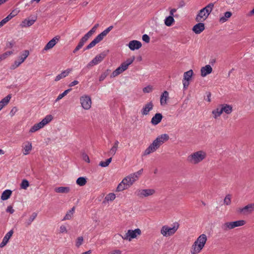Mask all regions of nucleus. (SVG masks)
I'll return each instance as SVG.
<instances>
[{
    "mask_svg": "<svg viewBox=\"0 0 254 254\" xmlns=\"http://www.w3.org/2000/svg\"><path fill=\"white\" fill-rule=\"evenodd\" d=\"M142 172L143 169H141L139 171L131 173L124 178L118 185L116 190L117 191H121L128 189L139 179Z\"/></svg>",
    "mask_w": 254,
    "mask_h": 254,
    "instance_id": "obj_1",
    "label": "nucleus"
},
{
    "mask_svg": "<svg viewBox=\"0 0 254 254\" xmlns=\"http://www.w3.org/2000/svg\"><path fill=\"white\" fill-rule=\"evenodd\" d=\"M169 139V136L167 134L165 133L159 135L144 150L143 155L147 156L151 153L154 152L165 142L168 141Z\"/></svg>",
    "mask_w": 254,
    "mask_h": 254,
    "instance_id": "obj_2",
    "label": "nucleus"
},
{
    "mask_svg": "<svg viewBox=\"0 0 254 254\" xmlns=\"http://www.w3.org/2000/svg\"><path fill=\"white\" fill-rule=\"evenodd\" d=\"M207 237L204 234H201L198 237L192 245L190 253L191 254H199L206 243Z\"/></svg>",
    "mask_w": 254,
    "mask_h": 254,
    "instance_id": "obj_3",
    "label": "nucleus"
},
{
    "mask_svg": "<svg viewBox=\"0 0 254 254\" xmlns=\"http://www.w3.org/2000/svg\"><path fill=\"white\" fill-rule=\"evenodd\" d=\"M206 157V153L203 150H199L190 154L188 161L191 164L196 165L202 162Z\"/></svg>",
    "mask_w": 254,
    "mask_h": 254,
    "instance_id": "obj_4",
    "label": "nucleus"
},
{
    "mask_svg": "<svg viewBox=\"0 0 254 254\" xmlns=\"http://www.w3.org/2000/svg\"><path fill=\"white\" fill-rule=\"evenodd\" d=\"M214 7L213 3H209L205 7L199 10L195 20L197 22H203L207 19Z\"/></svg>",
    "mask_w": 254,
    "mask_h": 254,
    "instance_id": "obj_5",
    "label": "nucleus"
},
{
    "mask_svg": "<svg viewBox=\"0 0 254 254\" xmlns=\"http://www.w3.org/2000/svg\"><path fill=\"white\" fill-rule=\"evenodd\" d=\"M179 227V224L177 222L173 223L171 226L165 225L160 229L161 234L165 237L173 236L177 232Z\"/></svg>",
    "mask_w": 254,
    "mask_h": 254,
    "instance_id": "obj_6",
    "label": "nucleus"
},
{
    "mask_svg": "<svg viewBox=\"0 0 254 254\" xmlns=\"http://www.w3.org/2000/svg\"><path fill=\"white\" fill-rule=\"evenodd\" d=\"M113 28V26H110L105 30L98 35L94 40L88 44L84 50H89L94 47L97 44L101 42L104 38L109 33V32Z\"/></svg>",
    "mask_w": 254,
    "mask_h": 254,
    "instance_id": "obj_7",
    "label": "nucleus"
},
{
    "mask_svg": "<svg viewBox=\"0 0 254 254\" xmlns=\"http://www.w3.org/2000/svg\"><path fill=\"white\" fill-rule=\"evenodd\" d=\"M53 119V117L51 115H47L40 122L32 126L29 130V132L33 133L36 132L44 127L50 123Z\"/></svg>",
    "mask_w": 254,
    "mask_h": 254,
    "instance_id": "obj_8",
    "label": "nucleus"
},
{
    "mask_svg": "<svg viewBox=\"0 0 254 254\" xmlns=\"http://www.w3.org/2000/svg\"><path fill=\"white\" fill-rule=\"evenodd\" d=\"M29 55V52L28 50L23 51L18 56L17 59L10 65V68L13 70L19 67L25 61Z\"/></svg>",
    "mask_w": 254,
    "mask_h": 254,
    "instance_id": "obj_9",
    "label": "nucleus"
},
{
    "mask_svg": "<svg viewBox=\"0 0 254 254\" xmlns=\"http://www.w3.org/2000/svg\"><path fill=\"white\" fill-rule=\"evenodd\" d=\"M141 234L140 229L137 228L134 230H128L124 236L119 235L118 236L121 237L123 240L131 241L133 239H135L138 236L140 235Z\"/></svg>",
    "mask_w": 254,
    "mask_h": 254,
    "instance_id": "obj_10",
    "label": "nucleus"
},
{
    "mask_svg": "<svg viewBox=\"0 0 254 254\" xmlns=\"http://www.w3.org/2000/svg\"><path fill=\"white\" fill-rule=\"evenodd\" d=\"M79 100L83 109L85 110H88L91 108L92 101L89 96L87 95H82L80 97Z\"/></svg>",
    "mask_w": 254,
    "mask_h": 254,
    "instance_id": "obj_11",
    "label": "nucleus"
},
{
    "mask_svg": "<svg viewBox=\"0 0 254 254\" xmlns=\"http://www.w3.org/2000/svg\"><path fill=\"white\" fill-rule=\"evenodd\" d=\"M156 191L153 189H138L135 193L139 197H146L154 195Z\"/></svg>",
    "mask_w": 254,
    "mask_h": 254,
    "instance_id": "obj_12",
    "label": "nucleus"
},
{
    "mask_svg": "<svg viewBox=\"0 0 254 254\" xmlns=\"http://www.w3.org/2000/svg\"><path fill=\"white\" fill-rule=\"evenodd\" d=\"M254 211V203H251L243 207L239 208L238 212L240 213L246 215L251 214Z\"/></svg>",
    "mask_w": 254,
    "mask_h": 254,
    "instance_id": "obj_13",
    "label": "nucleus"
},
{
    "mask_svg": "<svg viewBox=\"0 0 254 254\" xmlns=\"http://www.w3.org/2000/svg\"><path fill=\"white\" fill-rule=\"evenodd\" d=\"M106 54L104 53H102L96 56L90 61L87 64L88 66H92L97 65L101 63L105 58Z\"/></svg>",
    "mask_w": 254,
    "mask_h": 254,
    "instance_id": "obj_14",
    "label": "nucleus"
},
{
    "mask_svg": "<svg viewBox=\"0 0 254 254\" xmlns=\"http://www.w3.org/2000/svg\"><path fill=\"white\" fill-rule=\"evenodd\" d=\"M154 107V104L152 101H150L146 103L143 105L141 110V113L142 116H146L149 114V112L152 111Z\"/></svg>",
    "mask_w": 254,
    "mask_h": 254,
    "instance_id": "obj_15",
    "label": "nucleus"
},
{
    "mask_svg": "<svg viewBox=\"0 0 254 254\" xmlns=\"http://www.w3.org/2000/svg\"><path fill=\"white\" fill-rule=\"evenodd\" d=\"M22 152L23 155L29 154L32 149V143L29 141H26L22 143Z\"/></svg>",
    "mask_w": 254,
    "mask_h": 254,
    "instance_id": "obj_16",
    "label": "nucleus"
},
{
    "mask_svg": "<svg viewBox=\"0 0 254 254\" xmlns=\"http://www.w3.org/2000/svg\"><path fill=\"white\" fill-rule=\"evenodd\" d=\"M60 37L56 36L54 37L52 40H51L44 47L43 51H47L52 49L59 42Z\"/></svg>",
    "mask_w": 254,
    "mask_h": 254,
    "instance_id": "obj_17",
    "label": "nucleus"
},
{
    "mask_svg": "<svg viewBox=\"0 0 254 254\" xmlns=\"http://www.w3.org/2000/svg\"><path fill=\"white\" fill-rule=\"evenodd\" d=\"M99 24H96L91 30H90L81 39V40L84 42H86L88 39L96 32Z\"/></svg>",
    "mask_w": 254,
    "mask_h": 254,
    "instance_id": "obj_18",
    "label": "nucleus"
},
{
    "mask_svg": "<svg viewBox=\"0 0 254 254\" xmlns=\"http://www.w3.org/2000/svg\"><path fill=\"white\" fill-rule=\"evenodd\" d=\"M99 24H96L91 30H90L81 39V40L84 42H86L88 39L96 32Z\"/></svg>",
    "mask_w": 254,
    "mask_h": 254,
    "instance_id": "obj_19",
    "label": "nucleus"
},
{
    "mask_svg": "<svg viewBox=\"0 0 254 254\" xmlns=\"http://www.w3.org/2000/svg\"><path fill=\"white\" fill-rule=\"evenodd\" d=\"M99 24H96L91 30H90L81 39V40L84 42H86L88 39L96 32Z\"/></svg>",
    "mask_w": 254,
    "mask_h": 254,
    "instance_id": "obj_20",
    "label": "nucleus"
},
{
    "mask_svg": "<svg viewBox=\"0 0 254 254\" xmlns=\"http://www.w3.org/2000/svg\"><path fill=\"white\" fill-rule=\"evenodd\" d=\"M142 46L141 43L137 40H132L128 44V47L131 51H134L140 49Z\"/></svg>",
    "mask_w": 254,
    "mask_h": 254,
    "instance_id": "obj_21",
    "label": "nucleus"
},
{
    "mask_svg": "<svg viewBox=\"0 0 254 254\" xmlns=\"http://www.w3.org/2000/svg\"><path fill=\"white\" fill-rule=\"evenodd\" d=\"M169 98V92L167 91H164L160 96V102L161 106H166L167 104V101Z\"/></svg>",
    "mask_w": 254,
    "mask_h": 254,
    "instance_id": "obj_22",
    "label": "nucleus"
},
{
    "mask_svg": "<svg viewBox=\"0 0 254 254\" xmlns=\"http://www.w3.org/2000/svg\"><path fill=\"white\" fill-rule=\"evenodd\" d=\"M13 233V230H11L5 234L2 242L0 244V248L4 247L7 244Z\"/></svg>",
    "mask_w": 254,
    "mask_h": 254,
    "instance_id": "obj_23",
    "label": "nucleus"
},
{
    "mask_svg": "<svg viewBox=\"0 0 254 254\" xmlns=\"http://www.w3.org/2000/svg\"><path fill=\"white\" fill-rule=\"evenodd\" d=\"M71 71L72 69L71 68H67L64 70L62 71L61 73L59 74L56 76L55 81H58L61 79L67 76Z\"/></svg>",
    "mask_w": 254,
    "mask_h": 254,
    "instance_id": "obj_24",
    "label": "nucleus"
},
{
    "mask_svg": "<svg viewBox=\"0 0 254 254\" xmlns=\"http://www.w3.org/2000/svg\"><path fill=\"white\" fill-rule=\"evenodd\" d=\"M163 119V116L161 113H156L152 118L151 123L154 126H156L159 124Z\"/></svg>",
    "mask_w": 254,
    "mask_h": 254,
    "instance_id": "obj_25",
    "label": "nucleus"
},
{
    "mask_svg": "<svg viewBox=\"0 0 254 254\" xmlns=\"http://www.w3.org/2000/svg\"><path fill=\"white\" fill-rule=\"evenodd\" d=\"M200 71H201V76L202 77H205L207 75H208L212 72V68L210 65L207 64L204 66L202 67L201 68Z\"/></svg>",
    "mask_w": 254,
    "mask_h": 254,
    "instance_id": "obj_26",
    "label": "nucleus"
},
{
    "mask_svg": "<svg viewBox=\"0 0 254 254\" xmlns=\"http://www.w3.org/2000/svg\"><path fill=\"white\" fill-rule=\"evenodd\" d=\"M205 29L204 23L199 22L195 24L192 28L193 31L196 34H199Z\"/></svg>",
    "mask_w": 254,
    "mask_h": 254,
    "instance_id": "obj_27",
    "label": "nucleus"
},
{
    "mask_svg": "<svg viewBox=\"0 0 254 254\" xmlns=\"http://www.w3.org/2000/svg\"><path fill=\"white\" fill-rule=\"evenodd\" d=\"M134 60V57L127 59L125 62L123 63L120 66V68L125 71L126 70L128 66L131 64Z\"/></svg>",
    "mask_w": 254,
    "mask_h": 254,
    "instance_id": "obj_28",
    "label": "nucleus"
},
{
    "mask_svg": "<svg viewBox=\"0 0 254 254\" xmlns=\"http://www.w3.org/2000/svg\"><path fill=\"white\" fill-rule=\"evenodd\" d=\"M11 98V95L9 94L0 101V111L8 104Z\"/></svg>",
    "mask_w": 254,
    "mask_h": 254,
    "instance_id": "obj_29",
    "label": "nucleus"
},
{
    "mask_svg": "<svg viewBox=\"0 0 254 254\" xmlns=\"http://www.w3.org/2000/svg\"><path fill=\"white\" fill-rule=\"evenodd\" d=\"M36 21V19H29L26 18L24 19L20 24L21 27H27L32 26Z\"/></svg>",
    "mask_w": 254,
    "mask_h": 254,
    "instance_id": "obj_30",
    "label": "nucleus"
},
{
    "mask_svg": "<svg viewBox=\"0 0 254 254\" xmlns=\"http://www.w3.org/2000/svg\"><path fill=\"white\" fill-rule=\"evenodd\" d=\"M232 15V13L230 11H226L224 13V15L220 16L219 18V22L221 23H223L230 18Z\"/></svg>",
    "mask_w": 254,
    "mask_h": 254,
    "instance_id": "obj_31",
    "label": "nucleus"
},
{
    "mask_svg": "<svg viewBox=\"0 0 254 254\" xmlns=\"http://www.w3.org/2000/svg\"><path fill=\"white\" fill-rule=\"evenodd\" d=\"M37 216V213L36 212H33L30 217L25 221V226L26 227L29 226L32 223V222L36 219Z\"/></svg>",
    "mask_w": 254,
    "mask_h": 254,
    "instance_id": "obj_32",
    "label": "nucleus"
},
{
    "mask_svg": "<svg viewBox=\"0 0 254 254\" xmlns=\"http://www.w3.org/2000/svg\"><path fill=\"white\" fill-rule=\"evenodd\" d=\"M221 228L223 232H227L228 230L233 229V228L232 221L226 222L223 223L221 225Z\"/></svg>",
    "mask_w": 254,
    "mask_h": 254,
    "instance_id": "obj_33",
    "label": "nucleus"
},
{
    "mask_svg": "<svg viewBox=\"0 0 254 254\" xmlns=\"http://www.w3.org/2000/svg\"><path fill=\"white\" fill-rule=\"evenodd\" d=\"M222 113H225L226 114H230L232 112V107L231 106L227 104L220 105Z\"/></svg>",
    "mask_w": 254,
    "mask_h": 254,
    "instance_id": "obj_34",
    "label": "nucleus"
},
{
    "mask_svg": "<svg viewBox=\"0 0 254 254\" xmlns=\"http://www.w3.org/2000/svg\"><path fill=\"white\" fill-rule=\"evenodd\" d=\"M222 113H223L220 105H219L215 109L212 111L213 117L215 119L219 117Z\"/></svg>",
    "mask_w": 254,
    "mask_h": 254,
    "instance_id": "obj_35",
    "label": "nucleus"
},
{
    "mask_svg": "<svg viewBox=\"0 0 254 254\" xmlns=\"http://www.w3.org/2000/svg\"><path fill=\"white\" fill-rule=\"evenodd\" d=\"M119 142L118 140L115 141L113 146L110 149L109 151V154L111 156H114L115 155L118 148Z\"/></svg>",
    "mask_w": 254,
    "mask_h": 254,
    "instance_id": "obj_36",
    "label": "nucleus"
},
{
    "mask_svg": "<svg viewBox=\"0 0 254 254\" xmlns=\"http://www.w3.org/2000/svg\"><path fill=\"white\" fill-rule=\"evenodd\" d=\"M75 212V207H73L71 209L68 211L64 217L62 219V221H65L66 220H70L72 218L73 215Z\"/></svg>",
    "mask_w": 254,
    "mask_h": 254,
    "instance_id": "obj_37",
    "label": "nucleus"
},
{
    "mask_svg": "<svg viewBox=\"0 0 254 254\" xmlns=\"http://www.w3.org/2000/svg\"><path fill=\"white\" fill-rule=\"evenodd\" d=\"M12 194V191L10 190H6L3 191L1 195V199L5 200L8 199Z\"/></svg>",
    "mask_w": 254,
    "mask_h": 254,
    "instance_id": "obj_38",
    "label": "nucleus"
},
{
    "mask_svg": "<svg viewBox=\"0 0 254 254\" xmlns=\"http://www.w3.org/2000/svg\"><path fill=\"white\" fill-rule=\"evenodd\" d=\"M233 229L236 227H242L246 225V221L244 220H239L232 221Z\"/></svg>",
    "mask_w": 254,
    "mask_h": 254,
    "instance_id": "obj_39",
    "label": "nucleus"
},
{
    "mask_svg": "<svg viewBox=\"0 0 254 254\" xmlns=\"http://www.w3.org/2000/svg\"><path fill=\"white\" fill-rule=\"evenodd\" d=\"M55 190L56 192L58 193H68L70 191V188L69 187H61L56 188L55 189Z\"/></svg>",
    "mask_w": 254,
    "mask_h": 254,
    "instance_id": "obj_40",
    "label": "nucleus"
},
{
    "mask_svg": "<svg viewBox=\"0 0 254 254\" xmlns=\"http://www.w3.org/2000/svg\"><path fill=\"white\" fill-rule=\"evenodd\" d=\"M193 71L192 69H190L184 73V77L183 79L186 80L190 81L192 75H193Z\"/></svg>",
    "mask_w": 254,
    "mask_h": 254,
    "instance_id": "obj_41",
    "label": "nucleus"
},
{
    "mask_svg": "<svg viewBox=\"0 0 254 254\" xmlns=\"http://www.w3.org/2000/svg\"><path fill=\"white\" fill-rule=\"evenodd\" d=\"M175 22V20L172 16H169L164 19V23L167 26H171Z\"/></svg>",
    "mask_w": 254,
    "mask_h": 254,
    "instance_id": "obj_42",
    "label": "nucleus"
},
{
    "mask_svg": "<svg viewBox=\"0 0 254 254\" xmlns=\"http://www.w3.org/2000/svg\"><path fill=\"white\" fill-rule=\"evenodd\" d=\"M76 183L79 186H83L87 183L86 179L83 177H79L76 180Z\"/></svg>",
    "mask_w": 254,
    "mask_h": 254,
    "instance_id": "obj_43",
    "label": "nucleus"
},
{
    "mask_svg": "<svg viewBox=\"0 0 254 254\" xmlns=\"http://www.w3.org/2000/svg\"><path fill=\"white\" fill-rule=\"evenodd\" d=\"M123 72V70L119 66L112 72L110 76L111 78L115 77Z\"/></svg>",
    "mask_w": 254,
    "mask_h": 254,
    "instance_id": "obj_44",
    "label": "nucleus"
},
{
    "mask_svg": "<svg viewBox=\"0 0 254 254\" xmlns=\"http://www.w3.org/2000/svg\"><path fill=\"white\" fill-rule=\"evenodd\" d=\"M71 90V89H68L67 90H65L64 92L59 95L58 97L55 100V102H58L61 99H62L64 97L65 95L67 94V93Z\"/></svg>",
    "mask_w": 254,
    "mask_h": 254,
    "instance_id": "obj_45",
    "label": "nucleus"
},
{
    "mask_svg": "<svg viewBox=\"0 0 254 254\" xmlns=\"http://www.w3.org/2000/svg\"><path fill=\"white\" fill-rule=\"evenodd\" d=\"M29 186V182L25 179H24L22 181L20 184V188L23 190H26L27 188Z\"/></svg>",
    "mask_w": 254,
    "mask_h": 254,
    "instance_id": "obj_46",
    "label": "nucleus"
},
{
    "mask_svg": "<svg viewBox=\"0 0 254 254\" xmlns=\"http://www.w3.org/2000/svg\"><path fill=\"white\" fill-rule=\"evenodd\" d=\"M110 71V70L109 69H107L106 71H105L103 73H102V74H101V75L100 76L99 78V81H103L107 77V76L109 75V73Z\"/></svg>",
    "mask_w": 254,
    "mask_h": 254,
    "instance_id": "obj_47",
    "label": "nucleus"
},
{
    "mask_svg": "<svg viewBox=\"0 0 254 254\" xmlns=\"http://www.w3.org/2000/svg\"><path fill=\"white\" fill-rule=\"evenodd\" d=\"M112 161V158L107 159L105 161H101L99 163V166L102 167H107Z\"/></svg>",
    "mask_w": 254,
    "mask_h": 254,
    "instance_id": "obj_48",
    "label": "nucleus"
},
{
    "mask_svg": "<svg viewBox=\"0 0 254 254\" xmlns=\"http://www.w3.org/2000/svg\"><path fill=\"white\" fill-rule=\"evenodd\" d=\"M85 43V42H84L83 41H82L80 39L77 46L76 47V48L73 51V53H76L79 50H80L83 47V46L84 45V44Z\"/></svg>",
    "mask_w": 254,
    "mask_h": 254,
    "instance_id": "obj_49",
    "label": "nucleus"
},
{
    "mask_svg": "<svg viewBox=\"0 0 254 254\" xmlns=\"http://www.w3.org/2000/svg\"><path fill=\"white\" fill-rule=\"evenodd\" d=\"M116 198V194L114 193H110L108 194L107 195V196L105 197V199L107 201H113Z\"/></svg>",
    "mask_w": 254,
    "mask_h": 254,
    "instance_id": "obj_50",
    "label": "nucleus"
},
{
    "mask_svg": "<svg viewBox=\"0 0 254 254\" xmlns=\"http://www.w3.org/2000/svg\"><path fill=\"white\" fill-rule=\"evenodd\" d=\"M83 238L82 237H78L75 241V246L77 248H79L83 243Z\"/></svg>",
    "mask_w": 254,
    "mask_h": 254,
    "instance_id": "obj_51",
    "label": "nucleus"
},
{
    "mask_svg": "<svg viewBox=\"0 0 254 254\" xmlns=\"http://www.w3.org/2000/svg\"><path fill=\"white\" fill-rule=\"evenodd\" d=\"M231 202V196L230 194H227L224 199V204L227 205H229Z\"/></svg>",
    "mask_w": 254,
    "mask_h": 254,
    "instance_id": "obj_52",
    "label": "nucleus"
},
{
    "mask_svg": "<svg viewBox=\"0 0 254 254\" xmlns=\"http://www.w3.org/2000/svg\"><path fill=\"white\" fill-rule=\"evenodd\" d=\"M153 90L152 86L149 85L143 88L142 91L144 93H150Z\"/></svg>",
    "mask_w": 254,
    "mask_h": 254,
    "instance_id": "obj_53",
    "label": "nucleus"
},
{
    "mask_svg": "<svg viewBox=\"0 0 254 254\" xmlns=\"http://www.w3.org/2000/svg\"><path fill=\"white\" fill-rule=\"evenodd\" d=\"M67 232L66 227L64 225H62L60 227V233H66Z\"/></svg>",
    "mask_w": 254,
    "mask_h": 254,
    "instance_id": "obj_54",
    "label": "nucleus"
},
{
    "mask_svg": "<svg viewBox=\"0 0 254 254\" xmlns=\"http://www.w3.org/2000/svg\"><path fill=\"white\" fill-rule=\"evenodd\" d=\"M18 111V109L16 107H13L10 113H9V115L11 117H13L15 115V114H16V113Z\"/></svg>",
    "mask_w": 254,
    "mask_h": 254,
    "instance_id": "obj_55",
    "label": "nucleus"
},
{
    "mask_svg": "<svg viewBox=\"0 0 254 254\" xmlns=\"http://www.w3.org/2000/svg\"><path fill=\"white\" fill-rule=\"evenodd\" d=\"M6 212L9 213L10 214H12L14 212V210L13 209V207L11 205H9L7 207L6 209Z\"/></svg>",
    "mask_w": 254,
    "mask_h": 254,
    "instance_id": "obj_56",
    "label": "nucleus"
},
{
    "mask_svg": "<svg viewBox=\"0 0 254 254\" xmlns=\"http://www.w3.org/2000/svg\"><path fill=\"white\" fill-rule=\"evenodd\" d=\"M82 157L83 160H84L85 162H86L87 163H89L90 162L89 158L88 156L86 154L82 153Z\"/></svg>",
    "mask_w": 254,
    "mask_h": 254,
    "instance_id": "obj_57",
    "label": "nucleus"
},
{
    "mask_svg": "<svg viewBox=\"0 0 254 254\" xmlns=\"http://www.w3.org/2000/svg\"><path fill=\"white\" fill-rule=\"evenodd\" d=\"M142 40L146 43H149L150 41V38L147 34H144L142 36Z\"/></svg>",
    "mask_w": 254,
    "mask_h": 254,
    "instance_id": "obj_58",
    "label": "nucleus"
},
{
    "mask_svg": "<svg viewBox=\"0 0 254 254\" xmlns=\"http://www.w3.org/2000/svg\"><path fill=\"white\" fill-rule=\"evenodd\" d=\"M189 81L188 80H183V87L184 89H187L189 85Z\"/></svg>",
    "mask_w": 254,
    "mask_h": 254,
    "instance_id": "obj_59",
    "label": "nucleus"
},
{
    "mask_svg": "<svg viewBox=\"0 0 254 254\" xmlns=\"http://www.w3.org/2000/svg\"><path fill=\"white\" fill-rule=\"evenodd\" d=\"M8 21V19L6 18V17L3 19L0 22V28L2 27L4 24H5L6 23H7Z\"/></svg>",
    "mask_w": 254,
    "mask_h": 254,
    "instance_id": "obj_60",
    "label": "nucleus"
},
{
    "mask_svg": "<svg viewBox=\"0 0 254 254\" xmlns=\"http://www.w3.org/2000/svg\"><path fill=\"white\" fill-rule=\"evenodd\" d=\"M122 252L119 250H115L112 251L110 254H121Z\"/></svg>",
    "mask_w": 254,
    "mask_h": 254,
    "instance_id": "obj_61",
    "label": "nucleus"
},
{
    "mask_svg": "<svg viewBox=\"0 0 254 254\" xmlns=\"http://www.w3.org/2000/svg\"><path fill=\"white\" fill-rule=\"evenodd\" d=\"M19 10L17 9H15L14 10H13L12 11H11V13L12 14V15L14 16H15L16 15H17L18 14V13H19Z\"/></svg>",
    "mask_w": 254,
    "mask_h": 254,
    "instance_id": "obj_62",
    "label": "nucleus"
},
{
    "mask_svg": "<svg viewBox=\"0 0 254 254\" xmlns=\"http://www.w3.org/2000/svg\"><path fill=\"white\" fill-rule=\"evenodd\" d=\"M177 10L175 8H172L170 10V15L172 16L173 17L174 16V13L176 12Z\"/></svg>",
    "mask_w": 254,
    "mask_h": 254,
    "instance_id": "obj_63",
    "label": "nucleus"
},
{
    "mask_svg": "<svg viewBox=\"0 0 254 254\" xmlns=\"http://www.w3.org/2000/svg\"><path fill=\"white\" fill-rule=\"evenodd\" d=\"M6 56L4 53L0 55V62L2 61H3L6 59Z\"/></svg>",
    "mask_w": 254,
    "mask_h": 254,
    "instance_id": "obj_64",
    "label": "nucleus"
}]
</instances>
